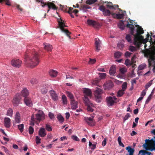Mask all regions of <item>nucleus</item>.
Masks as SVG:
<instances>
[{
  "label": "nucleus",
  "mask_w": 155,
  "mask_h": 155,
  "mask_svg": "<svg viewBox=\"0 0 155 155\" xmlns=\"http://www.w3.org/2000/svg\"><path fill=\"white\" fill-rule=\"evenodd\" d=\"M24 59L26 64L31 68L36 66L39 62V56L34 49H32L29 54L26 52Z\"/></svg>",
  "instance_id": "obj_1"
},
{
  "label": "nucleus",
  "mask_w": 155,
  "mask_h": 155,
  "mask_svg": "<svg viewBox=\"0 0 155 155\" xmlns=\"http://www.w3.org/2000/svg\"><path fill=\"white\" fill-rule=\"evenodd\" d=\"M44 117V114L42 110H39L37 114H35V116L32 115L31 117V120L32 121L31 123V124L34 126V123L36 124H38L39 122L42 120Z\"/></svg>",
  "instance_id": "obj_2"
},
{
  "label": "nucleus",
  "mask_w": 155,
  "mask_h": 155,
  "mask_svg": "<svg viewBox=\"0 0 155 155\" xmlns=\"http://www.w3.org/2000/svg\"><path fill=\"white\" fill-rule=\"evenodd\" d=\"M154 140H149L146 139V143L143 145V148L146 150H149L150 151H155V137Z\"/></svg>",
  "instance_id": "obj_3"
},
{
  "label": "nucleus",
  "mask_w": 155,
  "mask_h": 155,
  "mask_svg": "<svg viewBox=\"0 0 155 155\" xmlns=\"http://www.w3.org/2000/svg\"><path fill=\"white\" fill-rule=\"evenodd\" d=\"M135 26L137 27V29L136 30V33L134 35V44L138 45L139 42L138 41L139 39L143 38V36L141 35L144 33V31L143 28L138 25H135Z\"/></svg>",
  "instance_id": "obj_4"
},
{
  "label": "nucleus",
  "mask_w": 155,
  "mask_h": 155,
  "mask_svg": "<svg viewBox=\"0 0 155 155\" xmlns=\"http://www.w3.org/2000/svg\"><path fill=\"white\" fill-rule=\"evenodd\" d=\"M145 55H147V57L149 58L148 59L149 67L151 66L153 64L155 63V49L150 51L147 54H146Z\"/></svg>",
  "instance_id": "obj_5"
},
{
  "label": "nucleus",
  "mask_w": 155,
  "mask_h": 155,
  "mask_svg": "<svg viewBox=\"0 0 155 155\" xmlns=\"http://www.w3.org/2000/svg\"><path fill=\"white\" fill-rule=\"evenodd\" d=\"M103 91L102 89L99 88H96L94 94L96 98V101L98 102H101L100 100L101 98V95Z\"/></svg>",
  "instance_id": "obj_6"
},
{
  "label": "nucleus",
  "mask_w": 155,
  "mask_h": 155,
  "mask_svg": "<svg viewBox=\"0 0 155 155\" xmlns=\"http://www.w3.org/2000/svg\"><path fill=\"white\" fill-rule=\"evenodd\" d=\"M58 24L60 28L61 31L64 33H65L68 37L69 38H71V36H70L71 33L67 29H64V27H67L66 25H65L64 22L62 21H58Z\"/></svg>",
  "instance_id": "obj_7"
},
{
  "label": "nucleus",
  "mask_w": 155,
  "mask_h": 155,
  "mask_svg": "<svg viewBox=\"0 0 155 155\" xmlns=\"http://www.w3.org/2000/svg\"><path fill=\"white\" fill-rule=\"evenodd\" d=\"M41 5L42 7L45 5H47L49 9L52 8L53 10H55L57 9L58 8L56 7L55 4L51 2H48L47 3L43 2V0H41Z\"/></svg>",
  "instance_id": "obj_8"
},
{
  "label": "nucleus",
  "mask_w": 155,
  "mask_h": 155,
  "mask_svg": "<svg viewBox=\"0 0 155 155\" xmlns=\"http://www.w3.org/2000/svg\"><path fill=\"white\" fill-rule=\"evenodd\" d=\"M83 93L84 95V101H85L86 99L89 100V98H91L92 96V92L91 90L88 88H85L83 90Z\"/></svg>",
  "instance_id": "obj_9"
},
{
  "label": "nucleus",
  "mask_w": 155,
  "mask_h": 155,
  "mask_svg": "<svg viewBox=\"0 0 155 155\" xmlns=\"http://www.w3.org/2000/svg\"><path fill=\"white\" fill-rule=\"evenodd\" d=\"M21 99V96L19 94H17L15 95L13 100L12 102L14 105L15 106H18Z\"/></svg>",
  "instance_id": "obj_10"
},
{
  "label": "nucleus",
  "mask_w": 155,
  "mask_h": 155,
  "mask_svg": "<svg viewBox=\"0 0 155 155\" xmlns=\"http://www.w3.org/2000/svg\"><path fill=\"white\" fill-rule=\"evenodd\" d=\"M11 63L13 66L17 68H19L21 66L22 61L19 59H14L12 60Z\"/></svg>",
  "instance_id": "obj_11"
},
{
  "label": "nucleus",
  "mask_w": 155,
  "mask_h": 155,
  "mask_svg": "<svg viewBox=\"0 0 155 155\" xmlns=\"http://www.w3.org/2000/svg\"><path fill=\"white\" fill-rule=\"evenodd\" d=\"M84 102L86 105L87 106V110L91 112H93L94 109L92 107H94V104L91 103L89 100H87V99H86L85 101Z\"/></svg>",
  "instance_id": "obj_12"
},
{
  "label": "nucleus",
  "mask_w": 155,
  "mask_h": 155,
  "mask_svg": "<svg viewBox=\"0 0 155 155\" xmlns=\"http://www.w3.org/2000/svg\"><path fill=\"white\" fill-rule=\"evenodd\" d=\"M117 99V98L115 96L113 97L110 96L107 97L106 100L108 105L109 106L113 105L114 103L116 102V101Z\"/></svg>",
  "instance_id": "obj_13"
},
{
  "label": "nucleus",
  "mask_w": 155,
  "mask_h": 155,
  "mask_svg": "<svg viewBox=\"0 0 155 155\" xmlns=\"http://www.w3.org/2000/svg\"><path fill=\"white\" fill-rule=\"evenodd\" d=\"M100 10L102 12L104 16H110L111 14L110 11L107 9L103 5H101L98 9Z\"/></svg>",
  "instance_id": "obj_14"
},
{
  "label": "nucleus",
  "mask_w": 155,
  "mask_h": 155,
  "mask_svg": "<svg viewBox=\"0 0 155 155\" xmlns=\"http://www.w3.org/2000/svg\"><path fill=\"white\" fill-rule=\"evenodd\" d=\"M113 85V82L111 81H108L104 85V88L105 90H109L112 87Z\"/></svg>",
  "instance_id": "obj_15"
},
{
  "label": "nucleus",
  "mask_w": 155,
  "mask_h": 155,
  "mask_svg": "<svg viewBox=\"0 0 155 155\" xmlns=\"http://www.w3.org/2000/svg\"><path fill=\"white\" fill-rule=\"evenodd\" d=\"M138 40V41H139V43H138V45H136L134 44V40L133 44H134L138 48H139L140 47V45L142 43V41L143 43L144 44H145L149 40L150 41V39L149 38H146L145 39H144L143 38H143L142 39L139 38Z\"/></svg>",
  "instance_id": "obj_16"
},
{
  "label": "nucleus",
  "mask_w": 155,
  "mask_h": 155,
  "mask_svg": "<svg viewBox=\"0 0 155 155\" xmlns=\"http://www.w3.org/2000/svg\"><path fill=\"white\" fill-rule=\"evenodd\" d=\"M126 27L128 28H129L130 30V33L131 35L134 36V35L135 34H134V31L135 30L134 27V25L132 24H130L129 23L126 25Z\"/></svg>",
  "instance_id": "obj_17"
},
{
  "label": "nucleus",
  "mask_w": 155,
  "mask_h": 155,
  "mask_svg": "<svg viewBox=\"0 0 155 155\" xmlns=\"http://www.w3.org/2000/svg\"><path fill=\"white\" fill-rule=\"evenodd\" d=\"M24 101L25 104L28 106L31 107L32 105L31 99L28 97H25Z\"/></svg>",
  "instance_id": "obj_18"
},
{
  "label": "nucleus",
  "mask_w": 155,
  "mask_h": 155,
  "mask_svg": "<svg viewBox=\"0 0 155 155\" xmlns=\"http://www.w3.org/2000/svg\"><path fill=\"white\" fill-rule=\"evenodd\" d=\"M50 93L52 99L54 101H56L58 99V96L57 94L53 90L50 91Z\"/></svg>",
  "instance_id": "obj_19"
},
{
  "label": "nucleus",
  "mask_w": 155,
  "mask_h": 155,
  "mask_svg": "<svg viewBox=\"0 0 155 155\" xmlns=\"http://www.w3.org/2000/svg\"><path fill=\"white\" fill-rule=\"evenodd\" d=\"M4 126L7 128L10 127L11 125V120L8 117H5L4 120Z\"/></svg>",
  "instance_id": "obj_20"
},
{
  "label": "nucleus",
  "mask_w": 155,
  "mask_h": 155,
  "mask_svg": "<svg viewBox=\"0 0 155 155\" xmlns=\"http://www.w3.org/2000/svg\"><path fill=\"white\" fill-rule=\"evenodd\" d=\"M20 122V114L18 112H16L15 117V120L14 122H13V124H14L16 123H19Z\"/></svg>",
  "instance_id": "obj_21"
},
{
  "label": "nucleus",
  "mask_w": 155,
  "mask_h": 155,
  "mask_svg": "<svg viewBox=\"0 0 155 155\" xmlns=\"http://www.w3.org/2000/svg\"><path fill=\"white\" fill-rule=\"evenodd\" d=\"M38 135L42 137H45L46 135L45 129L42 127L41 128L38 132Z\"/></svg>",
  "instance_id": "obj_22"
},
{
  "label": "nucleus",
  "mask_w": 155,
  "mask_h": 155,
  "mask_svg": "<svg viewBox=\"0 0 155 155\" xmlns=\"http://www.w3.org/2000/svg\"><path fill=\"white\" fill-rule=\"evenodd\" d=\"M43 45H44V49L47 51H52L53 47L51 45L45 43H44Z\"/></svg>",
  "instance_id": "obj_23"
},
{
  "label": "nucleus",
  "mask_w": 155,
  "mask_h": 155,
  "mask_svg": "<svg viewBox=\"0 0 155 155\" xmlns=\"http://www.w3.org/2000/svg\"><path fill=\"white\" fill-rule=\"evenodd\" d=\"M95 47L96 48V50L97 51H99L100 50V45L101 43L100 41L99 40V39H97L96 38L95 39Z\"/></svg>",
  "instance_id": "obj_24"
},
{
  "label": "nucleus",
  "mask_w": 155,
  "mask_h": 155,
  "mask_svg": "<svg viewBox=\"0 0 155 155\" xmlns=\"http://www.w3.org/2000/svg\"><path fill=\"white\" fill-rule=\"evenodd\" d=\"M112 16L114 18H116L118 19H123L124 17V15L123 13L121 14H117L113 13L112 14Z\"/></svg>",
  "instance_id": "obj_25"
},
{
  "label": "nucleus",
  "mask_w": 155,
  "mask_h": 155,
  "mask_svg": "<svg viewBox=\"0 0 155 155\" xmlns=\"http://www.w3.org/2000/svg\"><path fill=\"white\" fill-rule=\"evenodd\" d=\"M71 108L72 109H75L78 107V102L74 100H72L71 102Z\"/></svg>",
  "instance_id": "obj_26"
},
{
  "label": "nucleus",
  "mask_w": 155,
  "mask_h": 155,
  "mask_svg": "<svg viewBox=\"0 0 155 155\" xmlns=\"http://www.w3.org/2000/svg\"><path fill=\"white\" fill-rule=\"evenodd\" d=\"M87 22L88 25H92L94 27H96V26L98 25V23L97 22L92 20H87Z\"/></svg>",
  "instance_id": "obj_27"
},
{
  "label": "nucleus",
  "mask_w": 155,
  "mask_h": 155,
  "mask_svg": "<svg viewBox=\"0 0 155 155\" xmlns=\"http://www.w3.org/2000/svg\"><path fill=\"white\" fill-rule=\"evenodd\" d=\"M21 94L25 97H27L29 94L28 91L26 88H24L21 91Z\"/></svg>",
  "instance_id": "obj_28"
},
{
  "label": "nucleus",
  "mask_w": 155,
  "mask_h": 155,
  "mask_svg": "<svg viewBox=\"0 0 155 155\" xmlns=\"http://www.w3.org/2000/svg\"><path fill=\"white\" fill-rule=\"evenodd\" d=\"M84 120L89 125L92 126L93 124V118L91 117H85Z\"/></svg>",
  "instance_id": "obj_29"
},
{
  "label": "nucleus",
  "mask_w": 155,
  "mask_h": 155,
  "mask_svg": "<svg viewBox=\"0 0 155 155\" xmlns=\"http://www.w3.org/2000/svg\"><path fill=\"white\" fill-rule=\"evenodd\" d=\"M153 33L151 32V35L149 41L151 44H154L155 45V35H153Z\"/></svg>",
  "instance_id": "obj_30"
},
{
  "label": "nucleus",
  "mask_w": 155,
  "mask_h": 155,
  "mask_svg": "<svg viewBox=\"0 0 155 155\" xmlns=\"http://www.w3.org/2000/svg\"><path fill=\"white\" fill-rule=\"evenodd\" d=\"M126 149L127 150L128 152L129 153V155L128 154H127L126 155H133V153L134 151V149H133L130 146H129L126 147Z\"/></svg>",
  "instance_id": "obj_31"
},
{
  "label": "nucleus",
  "mask_w": 155,
  "mask_h": 155,
  "mask_svg": "<svg viewBox=\"0 0 155 155\" xmlns=\"http://www.w3.org/2000/svg\"><path fill=\"white\" fill-rule=\"evenodd\" d=\"M58 72L53 70H51L49 72L50 75L53 77H55L57 76Z\"/></svg>",
  "instance_id": "obj_32"
},
{
  "label": "nucleus",
  "mask_w": 155,
  "mask_h": 155,
  "mask_svg": "<svg viewBox=\"0 0 155 155\" xmlns=\"http://www.w3.org/2000/svg\"><path fill=\"white\" fill-rule=\"evenodd\" d=\"M116 72L115 68L114 66H112L109 70V73L110 75H114Z\"/></svg>",
  "instance_id": "obj_33"
},
{
  "label": "nucleus",
  "mask_w": 155,
  "mask_h": 155,
  "mask_svg": "<svg viewBox=\"0 0 155 155\" xmlns=\"http://www.w3.org/2000/svg\"><path fill=\"white\" fill-rule=\"evenodd\" d=\"M118 26L119 28L122 30H123L124 29V26L123 21L121 20L118 24Z\"/></svg>",
  "instance_id": "obj_34"
},
{
  "label": "nucleus",
  "mask_w": 155,
  "mask_h": 155,
  "mask_svg": "<svg viewBox=\"0 0 155 155\" xmlns=\"http://www.w3.org/2000/svg\"><path fill=\"white\" fill-rule=\"evenodd\" d=\"M57 118L60 123H63L64 122V118L61 114H58L57 115Z\"/></svg>",
  "instance_id": "obj_35"
},
{
  "label": "nucleus",
  "mask_w": 155,
  "mask_h": 155,
  "mask_svg": "<svg viewBox=\"0 0 155 155\" xmlns=\"http://www.w3.org/2000/svg\"><path fill=\"white\" fill-rule=\"evenodd\" d=\"M132 35H131V34H129L127 35L126 37L125 38L126 40L128 42L130 43L132 42Z\"/></svg>",
  "instance_id": "obj_36"
},
{
  "label": "nucleus",
  "mask_w": 155,
  "mask_h": 155,
  "mask_svg": "<svg viewBox=\"0 0 155 155\" xmlns=\"http://www.w3.org/2000/svg\"><path fill=\"white\" fill-rule=\"evenodd\" d=\"M66 94L67 96L70 98L71 101H72V100H74L73 94L70 92L67 91L66 92Z\"/></svg>",
  "instance_id": "obj_37"
},
{
  "label": "nucleus",
  "mask_w": 155,
  "mask_h": 155,
  "mask_svg": "<svg viewBox=\"0 0 155 155\" xmlns=\"http://www.w3.org/2000/svg\"><path fill=\"white\" fill-rule=\"evenodd\" d=\"M132 61H130L129 59H126L125 62V64L127 66H130L133 64Z\"/></svg>",
  "instance_id": "obj_38"
},
{
  "label": "nucleus",
  "mask_w": 155,
  "mask_h": 155,
  "mask_svg": "<svg viewBox=\"0 0 155 155\" xmlns=\"http://www.w3.org/2000/svg\"><path fill=\"white\" fill-rule=\"evenodd\" d=\"M62 100L63 101V103L64 104H67V98L65 95H63L62 97Z\"/></svg>",
  "instance_id": "obj_39"
},
{
  "label": "nucleus",
  "mask_w": 155,
  "mask_h": 155,
  "mask_svg": "<svg viewBox=\"0 0 155 155\" xmlns=\"http://www.w3.org/2000/svg\"><path fill=\"white\" fill-rule=\"evenodd\" d=\"M3 2H5V4L7 5H11V3L9 0H0V3H2Z\"/></svg>",
  "instance_id": "obj_40"
},
{
  "label": "nucleus",
  "mask_w": 155,
  "mask_h": 155,
  "mask_svg": "<svg viewBox=\"0 0 155 155\" xmlns=\"http://www.w3.org/2000/svg\"><path fill=\"white\" fill-rule=\"evenodd\" d=\"M129 50L130 51L133 52L137 51V49L135 47L130 45L129 46Z\"/></svg>",
  "instance_id": "obj_41"
},
{
  "label": "nucleus",
  "mask_w": 155,
  "mask_h": 155,
  "mask_svg": "<svg viewBox=\"0 0 155 155\" xmlns=\"http://www.w3.org/2000/svg\"><path fill=\"white\" fill-rule=\"evenodd\" d=\"M97 1V0H87L86 3L88 5H91Z\"/></svg>",
  "instance_id": "obj_42"
},
{
  "label": "nucleus",
  "mask_w": 155,
  "mask_h": 155,
  "mask_svg": "<svg viewBox=\"0 0 155 155\" xmlns=\"http://www.w3.org/2000/svg\"><path fill=\"white\" fill-rule=\"evenodd\" d=\"M122 55V53L120 52L117 51L114 53V56L115 58H119Z\"/></svg>",
  "instance_id": "obj_43"
},
{
  "label": "nucleus",
  "mask_w": 155,
  "mask_h": 155,
  "mask_svg": "<svg viewBox=\"0 0 155 155\" xmlns=\"http://www.w3.org/2000/svg\"><path fill=\"white\" fill-rule=\"evenodd\" d=\"M147 65L145 63L143 64L140 65L138 67L139 70H142L146 67Z\"/></svg>",
  "instance_id": "obj_44"
},
{
  "label": "nucleus",
  "mask_w": 155,
  "mask_h": 155,
  "mask_svg": "<svg viewBox=\"0 0 155 155\" xmlns=\"http://www.w3.org/2000/svg\"><path fill=\"white\" fill-rule=\"evenodd\" d=\"M124 91L123 90H119L117 93V96L118 97H121L124 93Z\"/></svg>",
  "instance_id": "obj_45"
},
{
  "label": "nucleus",
  "mask_w": 155,
  "mask_h": 155,
  "mask_svg": "<svg viewBox=\"0 0 155 155\" xmlns=\"http://www.w3.org/2000/svg\"><path fill=\"white\" fill-rule=\"evenodd\" d=\"M13 114V110L11 108H9L7 110V115L9 116H12Z\"/></svg>",
  "instance_id": "obj_46"
},
{
  "label": "nucleus",
  "mask_w": 155,
  "mask_h": 155,
  "mask_svg": "<svg viewBox=\"0 0 155 155\" xmlns=\"http://www.w3.org/2000/svg\"><path fill=\"white\" fill-rule=\"evenodd\" d=\"M18 129L20 130V131L22 133L23 132V131L24 129V124H19L18 125Z\"/></svg>",
  "instance_id": "obj_47"
},
{
  "label": "nucleus",
  "mask_w": 155,
  "mask_h": 155,
  "mask_svg": "<svg viewBox=\"0 0 155 155\" xmlns=\"http://www.w3.org/2000/svg\"><path fill=\"white\" fill-rule=\"evenodd\" d=\"M91 8V7H90L89 5H84L81 7L80 9L84 10L85 9H89Z\"/></svg>",
  "instance_id": "obj_48"
},
{
  "label": "nucleus",
  "mask_w": 155,
  "mask_h": 155,
  "mask_svg": "<svg viewBox=\"0 0 155 155\" xmlns=\"http://www.w3.org/2000/svg\"><path fill=\"white\" fill-rule=\"evenodd\" d=\"M127 87V83L126 82H124L122 85V90H123L124 91H125Z\"/></svg>",
  "instance_id": "obj_49"
},
{
  "label": "nucleus",
  "mask_w": 155,
  "mask_h": 155,
  "mask_svg": "<svg viewBox=\"0 0 155 155\" xmlns=\"http://www.w3.org/2000/svg\"><path fill=\"white\" fill-rule=\"evenodd\" d=\"M28 131L30 134H32L34 131V129L33 127L31 126H29L28 129Z\"/></svg>",
  "instance_id": "obj_50"
},
{
  "label": "nucleus",
  "mask_w": 155,
  "mask_h": 155,
  "mask_svg": "<svg viewBox=\"0 0 155 155\" xmlns=\"http://www.w3.org/2000/svg\"><path fill=\"white\" fill-rule=\"evenodd\" d=\"M152 80H151L146 84L145 86L146 89H147L152 84Z\"/></svg>",
  "instance_id": "obj_51"
},
{
  "label": "nucleus",
  "mask_w": 155,
  "mask_h": 155,
  "mask_svg": "<svg viewBox=\"0 0 155 155\" xmlns=\"http://www.w3.org/2000/svg\"><path fill=\"white\" fill-rule=\"evenodd\" d=\"M46 130L48 131H50L52 130V129L51 127L47 124H46Z\"/></svg>",
  "instance_id": "obj_52"
},
{
  "label": "nucleus",
  "mask_w": 155,
  "mask_h": 155,
  "mask_svg": "<svg viewBox=\"0 0 155 155\" xmlns=\"http://www.w3.org/2000/svg\"><path fill=\"white\" fill-rule=\"evenodd\" d=\"M98 74L100 75V77L102 79L105 78L106 75V74L105 73H99Z\"/></svg>",
  "instance_id": "obj_53"
},
{
  "label": "nucleus",
  "mask_w": 155,
  "mask_h": 155,
  "mask_svg": "<svg viewBox=\"0 0 155 155\" xmlns=\"http://www.w3.org/2000/svg\"><path fill=\"white\" fill-rule=\"evenodd\" d=\"M99 82V80L98 79H95L92 82L93 84L98 86L97 85Z\"/></svg>",
  "instance_id": "obj_54"
},
{
  "label": "nucleus",
  "mask_w": 155,
  "mask_h": 155,
  "mask_svg": "<svg viewBox=\"0 0 155 155\" xmlns=\"http://www.w3.org/2000/svg\"><path fill=\"white\" fill-rule=\"evenodd\" d=\"M35 140L37 144H38L41 143V138L38 137V136L35 137Z\"/></svg>",
  "instance_id": "obj_55"
},
{
  "label": "nucleus",
  "mask_w": 155,
  "mask_h": 155,
  "mask_svg": "<svg viewBox=\"0 0 155 155\" xmlns=\"http://www.w3.org/2000/svg\"><path fill=\"white\" fill-rule=\"evenodd\" d=\"M113 4L111 2H107V8L109 9H111L112 7Z\"/></svg>",
  "instance_id": "obj_56"
},
{
  "label": "nucleus",
  "mask_w": 155,
  "mask_h": 155,
  "mask_svg": "<svg viewBox=\"0 0 155 155\" xmlns=\"http://www.w3.org/2000/svg\"><path fill=\"white\" fill-rule=\"evenodd\" d=\"M132 53L129 52L128 51H127L125 53V56L126 58L129 57Z\"/></svg>",
  "instance_id": "obj_57"
},
{
  "label": "nucleus",
  "mask_w": 155,
  "mask_h": 155,
  "mask_svg": "<svg viewBox=\"0 0 155 155\" xmlns=\"http://www.w3.org/2000/svg\"><path fill=\"white\" fill-rule=\"evenodd\" d=\"M120 71L122 74H124L127 71V70L125 68H122L120 69Z\"/></svg>",
  "instance_id": "obj_58"
},
{
  "label": "nucleus",
  "mask_w": 155,
  "mask_h": 155,
  "mask_svg": "<svg viewBox=\"0 0 155 155\" xmlns=\"http://www.w3.org/2000/svg\"><path fill=\"white\" fill-rule=\"evenodd\" d=\"M71 138L74 140L76 141H79L80 140L78 138V137L76 136L73 135L71 137Z\"/></svg>",
  "instance_id": "obj_59"
},
{
  "label": "nucleus",
  "mask_w": 155,
  "mask_h": 155,
  "mask_svg": "<svg viewBox=\"0 0 155 155\" xmlns=\"http://www.w3.org/2000/svg\"><path fill=\"white\" fill-rule=\"evenodd\" d=\"M130 117V114L127 113L124 117V120L125 121L128 119V118Z\"/></svg>",
  "instance_id": "obj_60"
},
{
  "label": "nucleus",
  "mask_w": 155,
  "mask_h": 155,
  "mask_svg": "<svg viewBox=\"0 0 155 155\" xmlns=\"http://www.w3.org/2000/svg\"><path fill=\"white\" fill-rule=\"evenodd\" d=\"M96 61V60L95 59H91L90 58V60L89 61V63L90 64H94Z\"/></svg>",
  "instance_id": "obj_61"
},
{
  "label": "nucleus",
  "mask_w": 155,
  "mask_h": 155,
  "mask_svg": "<svg viewBox=\"0 0 155 155\" xmlns=\"http://www.w3.org/2000/svg\"><path fill=\"white\" fill-rule=\"evenodd\" d=\"M151 95H150L147 98V99L146 100V102H145V104H148L149 102L151 100Z\"/></svg>",
  "instance_id": "obj_62"
},
{
  "label": "nucleus",
  "mask_w": 155,
  "mask_h": 155,
  "mask_svg": "<svg viewBox=\"0 0 155 155\" xmlns=\"http://www.w3.org/2000/svg\"><path fill=\"white\" fill-rule=\"evenodd\" d=\"M49 117L51 119H52L54 117V114L51 113H49L48 114Z\"/></svg>",
  "instance_id": "obj_63"
},
{
  "label": "nucleus",
  "mask_w": 155,
  "mask_h": 155,
  "mask_svg": "<svg viewBox=\"0 0 155 155\" xmlns=\"http://www.w3.org/2000/svg\"><path fill=\"white\" fill-rule=\"evenodd\" d=\"M37 82V81L36 79L35 78H33L31 81V83L32 84H34L35 83H36Z\"/></svg>",
  "instance_id": "obj_64"
}]
</instances>
